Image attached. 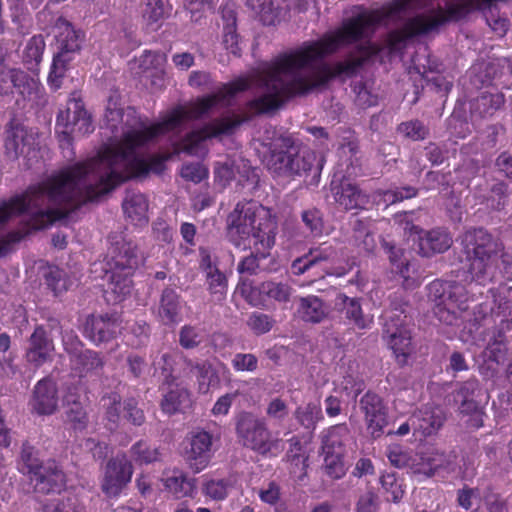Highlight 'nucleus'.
I'll return each mask as SVG.
<instances>
[{
	"instance_id": "f257e3e1",
	"label": "nucleus",
	"mask_w": 512,
	"mask_h": 512,
	"mask_svg": "<svg viewBox=\"0 0 512 512\" xmlns=\"http://www.w3.org/2000/svg\"><path fill=\"white\" fill-rule=\"evenodd\" d=\"M463 254L474 281L467 286L455 281L434 280L428 285V296L435 302L434 314L446 325H456L462 312L469 308L481 287L492 281L499 258L504 273L512 275V253L504 252L503 243L484 228L467 230L462 237Z\"/></svg>"
},
{
	"instance_id": "f03ea898",
	"label": "nucleus",
	"mask_w": 512,
	"mask_h": 512,
	"mask_svg": "<svg viewBox=\"0 0 512 512\" xmlns=\"http://www.w3.org/2000/svg\"><path fill=\"white\" fill-rule=\"evenodd\" d=\"M99 169V161L94 158L79 161L51 174L44 180L29 185L24 192L29 206L38 207L39 201L46 198L49 203L63 206L59 210L67 212L61 220L81 209L88 203L99 201L127 179L120 174H102L95 183H86Z\"/></svg>"
},
{
	"instance_id": "7ed1b4c3",
	"label": "nucleus",
	"mask_w": 512,
	"mask_h": 512,
	"mask_svg": "<svg viewBox=\"0 0 512 512\" xmlns=\"http://www.w3.org/2000/svg\"><path fill=\"white\" fill-rule=\"evenodd\" d=\"M294 50L280 53L261 69L259 80L267 93L246 103L247 109L253 115L273 113L289 100L325 88L335 79L332 65L323 62L324 59L313 60L303 67H294L290 70L277 69L276 63L279 59Z\"/></svg>"
},
{
	"instance_id": "20e7f679",
	"label": "nucleus",
	"mask_w": 512,
	"mask_h": 512,
	"mask_svg": "<svg viewBox=\"0 0 512 512\" xmlns=\"http://www.w3.org/2000/svg\"><path fill=\"white\" fill-rule=\"evenodd\" d=\"M384 18L385 15L381 10H363L345 19L340 27L325 33L320 39L305 41L292 53L283 55L276 63V67L281 70H290L294 67H303L313 60L325 59L341 47L370 37Z\"/></svg>"
},
{
	"instance_id": "39448f33",
	"label": "nucleus",
	"mask_w": 512,
	"mask_h": 512,
	"mask_svg": "<svg viewBox=\"0 0 512 512\" xmlns=\"http://www.w3.org/2000/svg\"><path fill=\"white\" fill-rule=\"evenodd\" d=\"M157 137L152 124L143 129H132L123 133L120 140L113 146L105 147L94 159L99 166L105 164L108 171L126 177L123 184L133 179H144L150 173L160 175L166 169L169 154L155 153L148 158L136 155V150L155 140Z\"/></svg>"
},
{
	"instance_id": "423d86ee",
	"label": "nucleus",
	"mask_w": 512,
	"mask_h": 512,
	"mask_svg": "<svg viewBox=\"0 0 512 512\" xmlns=\"http://www.w3.org/2000/svg\"><path fill=\"white\" fill-rule=\"evenodd\" d=\"M277 224L269 211L253 200L239 201L227 216V234L236 247L246 246L253 238L262 247L272 248L275 244Z\"/></svg>"
},
{
	"instance_id": "0eeeda50",
	"label": "nucleus",
	"mask_w": 512,
	"mask_h": 512,
	"mask_svg": "<svg viewBox=\"0 0 512 512\" xmlns=\"http://www.w3.org/2000/svg\"><path fill=\"white\" fill-rule=\"evenodd\" d=\"M269 171L278 176L311 175L319 178L323 168V159L310 149H301L292 135H280L274 138L265 157Z\"/></svg>"
},
{
	"instance_id": "6e6552de",
	"label": "nucleus",
	"mask_w": 512,
	"mask_h": 512,
	"mask_svg": "<svg viewBox=\"0 0 512 512\" xmlns=\"http://www.w3.org/2000/svg\"><path fill=\"white\" fill-rule=\"evenodd\" d=\"M55 29L58 52L53 57L47 81L50 88L58 90L69 63L74 59L75 53L81 49L85 34L81 30H76L64 17L57 19Z\"/></svg>"
},
{
	"instance_id": "1a4fd4ad",
	"label": "nucleus",
	"mask_w": 512,
	"mask_h": 512,
	"mask_svg": "<svg viewBox=\"0 0 512 512\" xmlns=\"http://www.w3.org/2000/svg\"><path fill=\"white\" fill-rule=\"evenodd\" d=\"M235 430L240 443L260 455L275 456L281 450V440L273 438L266 421L251 412L237 416Z\"/></svg>"
},
{
	"instance_id": "9d476101",
	"label": "nucleus",
	"mask_w": 512,
	"mask_h": 512,
	"mask_svg": "<svg viewBox=\"0 0 512 512\" xmlns=\"http://www.w3.org/2000/svg\"><path fill=\"white\" fill-rule=\"evenodd\" d=\"M248 120L249 117L234 113L214 118L200 128L186 133L178 144L179 150L191 156L196 155L203 142L222 136H231Z\"/></svg>"
},
{
	"instance_id": "9b49d317",
	"label": "nucleus",
	"mask_w": 512,
	"mask_h": 512,
	"mask_svg": "<svg viewBox=\"0 0 512 512\" xmlns=\"http://www.w3.org/2000/svg\"><path fill=\"white\" fill-rule=\"evenodd\" d=\"M94 131L91 115L85 109L81 99H70L68 107L60 110L55 123L59 146L69 148L73 142V135H88Z\"/></svg>"
},
{
	"instance_id": "f8f14e48",
	"label": "nucleus",
	"mask_w": 512,
	"mask_h": 512,
	"mask_svg": "<svg viewBox=\"0 0 512 512\" xmlns=\"http://www.w3.org/2000/svg\"><path fill=\"white\" fill-rule=\"evenodd\" d=\"M252 81L249 77L240 76L230 82L222 84L214 93L197 97L186 112L190 120H199L208 115L218 105L229 106L230 100L237 94L249 90Z\"/></svg>"
},
{
	"instance_id": "ddd939ff",
	"label": "nucleus",
	"mask_w": 512,
	"mask_h": 512,
	"mask_svg": "<svg viewBox=\"0 0 512 512\" xmlns=\"http://www.w3.org/2000/svg\"><path fill=\"white\" fill-rule=\"evenodd\" d=\"M66 215L67 212L59 209L39 210L32 213L27 220L19 223L17 229L11 230L0 237V258L7 256L13 250L15 244L20 243L32 232L43 230Z\"/></svg>"
},
{
	"instance_id": "4468645a",
	"label": "nucleus",
	"mask_w": 512,
	"mask_h": 512,
	"mask_svg": "<svg viewBox=\"0 0 512 512\" xmlns=\"http://www.w3.org/2000/svg\"><path fill=\"white\" fill-rule=\"evenodd\" d=\"M407 316L403 311L394 312L387 317L384 323L383 334L400 366L408 363L414 351L411 331L407 326Z\"/></svg>"
},
{
	"instance_id": "2eb2a0df",
	"label": "nucleus",
	"mask_w": 512,
	"mask_h": 512,
	"mask_svg": "<svg viewBox=\"0 0 512 512\" xmlns=\"http://www.w3.org/2000/svg\"><path fill=\"white\" fill-rule=\"evenodd\" d=\"M41 89L39 80L20 68L10 67L0 60V95L11 96L15 93L23 100L38 97Z\"/></svg>"
},
{
	"instance_id": "dca6fc26",
	"label": "nucleus",
	"mask_w": 512,
	"mask_h": 512,
	"mask_svg": "<svg viewBox=\"0 0 512 512\" xmlns=\"http://www.w3.org/2000/svg\"><path fill=\"white\" fill-rule=\"evenodd\" d=\"M110 239V269L124 273H134L139 266L138 245L121 233H115Z\"/></svg>"
},
{
	"instance_id": "f3484780",
	"label": "nucleus",
	"mask_w": 512,
	"mask_h": 512,
	"mask_svg": "<svg viewBox=\"0 0 512 512\" xmlns=\"http://www.w3.org/2000/svg\"><path fill=\"white\" fill-rule=\"evenodd\" d=\"M359 406L364 414L369 434L373 439L380 438L388 425V408L383 398L376 392L368 390L360 398Z\"/></svg>"
},
{
	"instance_id": "a211bd4d",
	"label": "nucleus",
	"mask_w": 512,
	"mask_h": 512,
	"mask_svg": "<svg viewBox=\"0 0 512 512\" xmlns=\"http://www.w3.org/2000/svg\"><path fill=\"white\" fill-rule=\"evenodd\" d=\"M121 329V319L117 313L91 314L84 323L83 334L99 345L117 337Z\"/></svg>"
},
{
	"instance_id": "6ab92c4d",
	"label": "nucleus",
	"mask_w": 512,
	"mask_h": 512,
	"mask_svg": "<svg viewBox=\"0 0 512 512\" xmlns=\"http://www.w3.org/2000/svg\"><path fill=\"white\" fill-rule=\"evenodd\" d=\"M133 466L125 454L117 455L107 462L102 491L109 497L118 496L131 481Z\"/></svg>"
},
{
	"instance_id": "aec40b11",
	"label": "nucleus",
	"mask_w": 512,
	"mask_h": 512,
	"mask_svg": "<svg viewBox=\"0 0 512 512\" xmlns=\"http://www.w3.org/2000/svg\"><path fill=\"white\" fill-rule=\"evenodd\" d=\"M34 491L43 495L60 493L66 487V474L55 459H48L29 478Z\"/></svg>"
},
{
	"instance_id": "412c9836",
	"label": "nucleus",
	"mask_w": 512,
	"mask_h": 512,
	"mask_svg": "<svg viewBox=\"0 0 512 512\" xmlns=\"http://www.w3.org/2000/svg\"><path fill=\"white\" fill-rule=\"evenodd\" d=\"M154 365L160 371L164 383L171 386L182 378L191 377L193 360L181 351H172L161 354Z\"/></svg>"
},
{
	"instance_id": "4be33fe9",
	"label": "nucleus",
	"mask_w": 512,
	"mask_h": 512,
	"mask_svg": "<svg viewBox=\"0 0 512 512\" xmlns=\"http://www.w3.org/2000/svg\"><path fill=\"white\" fill-rule=\"evenodd\" d=\"M409 231L411 235H418L419 254L424 257L444 253L453 243L452 235L447 228L437 227L424 231L419 226L411 224Z\"/></svg>"
},
{
	"instance_id": "5701e85b",
	"label": "nucleus",
	"mask_w": 512,
	"mask_h": 512,
	"mask_svg": "<svg viewBox=\"0 0 512 512\" xmlns=\"http://www.w3.org/2000/svg\"><path fill=\"white\" fill-rule=\"evenodd\" d=\"M212 445L213 437L209 432L199 430L191 434L185 459L195 473L203 471L209 465L212 458Z\"/></svg>"
},
{
	"instance_id": "b1692460",
	"label": "nucleus",
	"mask_w": 512,
	"mask_h": 512,
	"mask_svg": "<svg viewBox=\"0 0 512 512\" xmlns=\"http://www.w3.org/2000/svg\"><path fill=\"white\" fill-rule=\"evenodd\" d=\"M5 133L4 148L8 159L16 160L35 152V138L25 126L11 122Z\"/></svg>"
},
{
	"instance_id": "393cba45",
	"label": "nucleus",
	"mask_w": 512,
	"mask_h": 512,
	"mask_svg": "<svg viewBox=\"0 0 512 512\" xmlns=\"http://www.w3.org/2000/svg\"><path fill=\"white\" fill-rule=\"evenodd\" d=\"M58 388L51 377L39 380L33 389L30 406L37 415H52L58 408Z\"/></svg>"
},
{
	"instance_id": "a878e982",
	"label": "nucleus",
	"mask_w": 512,
	"mask_h": 512,
	"mask_svg": "<svg viewBox=\"0 0 512 512\" xmlns=\"http://www.w3.org/2000/svg\"><path fill=\"white\" fill-rule=\"evenodd\" d=\"M430 33L425 14L409 18L401 28L390 31L386 37V45L391 53L402 51L409 39Z\"/></svg>"
},
{
	"instance_id": "bb28decb",
	"label": "nucleus",
	"mask_w": 512,
	"mask_h": 512,
	"mask_svg": "<svg viewBox=\"0 0 512 512\" xmlns=\"http://www.w3.org/2000/svg\"><path fill=\"white\" fill-rule=\"evenodd\" d=\"M186 302L173 287H165L160 294L156 316L165 326H173L183 319Z\"/></svg>"
},
{
	"instance_id": "cd10ccee",
	"label": "nucleus",
	"mask_w": 512,
	"mask_h": 512,
	"mask_svg": "<svg viewBox=\"0 0 512 512\" xmlns=\"http://www.w3.org/2000/svg\"><path fill=\"white\" fill-rule=\"evenodd\" d=\"M444 421L445 415L442 409L429 404L419 408L410 417L414 435L419 434L422 437L436 434Z\"/></svg>"
},
{
	"instance_id": "c85d7f7f",
	"label": "nucleus",
	"mask_w": 512,
	"mask_h": 512,
	"mask_svg": "<svg viewBox=\"0 0 512 512\" xmlns=\"http://www.w3.org/2000/svg\"><path fill=\"white\" fill-rule=\"evenodd\" d=\"M292 293L293 288L288 283L264 281L257 289L251 291L247 299L253 306L266 308V300L286 304L290 301Z\"/></svg>"
},
{
	"instance_id": "c756f323",
	"label": "nucleus",
	"mask_w": 512,
	"mask_h": 512,
	"mask_svg": "<svg viewBox=\"0 0 512 512\" xmlns=\"http://www.w3.org/2000/svg\"><path fill=\"white\" fill-rule=\"evenodd\" d=\"M474 10H477L475 0L449 3L445 9L439 7L433 15H425V23L429 31L432 32L447 22H457L464 19Z\"/></svg>"
},
{
	"instance_id": "7c9ffc66",
	"label": "nucleus",
	"mask_w": 512,
	"mask_h": 512,
	"mask_svg": "<svg viewBox=\"0 0 512 512\" xmlns=\"http://www.w3.org/2000/svg\"><path fill=\"white\" fill-rule=\"evenodd\" d=\"M336 306L348 325L359 330L371 328L373 317L363 313L359 298L348 297L340 293L336 298Z\"/></svg>"
},
{
	"instance_id": "2f4dec72",
	"label": "nucleus",
	"mask_w": 512,
	"mask_h": 512,
	"mask_svg": "<svg viewBox=\"0 0 512 512\" xmlns=\"http://www.w3.org/2000/svg\"><path fill=\"white\" fill-rule=\"evenodd\" d=\"M149 203L146 196L140 192L127 191L122 202V209L127 220L138 227H144L149 222Z\"/></svg>"
},
{
	"instance_id": "473e14b6",
	"label": "nucleus",
	"mask_w": 512,
	"mask_h": 512,
	"mask_svg": "<svg viewBox=\"0 0 512 512\" xmlns=\"http://www.w3.org/2000/svg\"><path fill=\"white\" fill-rule=\"evenodd\" d=\"M54 349L53 341L48 338L47 332L42 325L35 327L29 338V348L26 353L28 362L36 367L43 365Z\"/></svg>"
},
{
	"instance_id": "72a5a7b5",
	"label": "nucleus",
	"mask_w": 512,
	"mask_h": 512,
	"mask_svg": "<svg viewBox=\"0 0 512 512\" xmlns=\"http://www.w3.org/2000/svg\"><path fill=\"white\" fill-rule=\"evenodd\" d=\"M337 255L332 245L322 244L318 247L311 248L307 254L295 259L291 265V271L294 275L304 274L309 269L320 265L323 262L333 260Z\"/></svg>"
},
{
	"instance_id": "f704fd0d",
	"label": "nucleus",
	"mask_w": 512,
	"mask_h": 512,
	"mask_svg": "<svg viewBox=\"0 0 512 512\" xmlns=\"http://www.w3.org/2000/svg\"><path fill=\"white\" fill-rule=\"evenodd\" d=\"M197 480L189 478L183 472H174L164 480V487L175 499L195 498L197 495Z\"/></svg>"
},
{
	"instance_id": "c9c22d12",
	"label": "nucleus",
	"mask_w": 512,
	"mask_h": 512,
	"mask_svg": "<svg viewBox=\"0 0 512 512\" xmlns=\"http://www.w3.org/2000/svg\"><path fill=\"white\" fill-rule=\"evenodd\" d=\"M483 357L490 369H495L499 365H505L508 361L507 340L501 330L495 332L489 339L483 351Z\"/></svg>"
},
{
	"instance_id": "e433bc0d",
	"label": "nucleus",
	"mask_w": 512,
	"mask_h": 512,
	"mask_svg": "<svg viewBox=\"0 0 512 512\" xmlns=\"http://www.w3.org/2000/svg\"><path fill=\"white\" fill-rule=\"evenodd\" d=\"M335 200L346 210L364 209L369 204V196L351 183L341 184L340 189L335 193Z\"/></svg>"
},
{
	"instance_id": "4c0bfd02",
	"label": "nucleus",
	"mask_w": 512,
	"mask_h": 512,
	"mask_svg": "<svg viewBox=\"0 0 512 512\" xmlns=\"http://www.w3.org/2000/svg\"><path fill=\"white\" fill-rule=\"evenodd\" d=\"M349 435L346 424H338L322 432L321 449L323 454H344V441Z\"/></svg>"
},
{
	"instance_id": "58836bf2",
	"label": "nucleus",
	"mask_w": 512,
	"mask_h": 512,
	"mask_svg": "<svg viewBox=\"0 0 512 512\" xmlns=\"http://www.w3.org/2000/svg\"><path fill=\"white\" fill-rule=\"evenodd\" d=\"M298 313L303 321L320 323L328 315V307L324 301L315 295L300 298Z\"/></svg>"
},
{
	"instance_id": "ea45409f",
	"label": "nucleus",
	"mask_w": 512,
	"mask_h": 512,
	"mask_svg": "<svg viewBox=\"0 0 512 512\" xmlns=\"http://www.w3.org/2000/svg\"><path fill=\"white\" fill-rule=\"evenodd\" d=\"M78 393H74L69 389L65 396L68 409L66 410L67 421L75 431H83L87 428L89 417L85 407L80 402Z\"/></svg>"
},
{
	"instance_id": "a19ab883",
	"label": "nucleus",
	"mask_w": 512,
	"mask_h": 512,
	"mask_svg": "<svg viewBox=\"0 0 512 512\" xmlns=\"http://www.w3.org/2000/svg\"><path fill=\"white\" fill-rule=\"evenodd\" d=\"M100 405L104 411V420L110 430H115L121 420L123 410L122 397L116 391L105 393L100 398Z\"/></svg>"
},
{
	"instance_id": "79ce46f5",
	"label": "nucleus",
	"mask_w": 512,
	"mask_h": 512,
	"mask_svg": "<svg viewBox=\"0 0 512 512\" xmlns=\"http://www.w3.org/2000/svg\"><path fill=\"white\" fill-rule=\"evenodd\" d=\"M45 464V461L39 458V450L29 441H24L21 445L20 455L18 459V471L31 477L37 470Z\"/></svg>"
},
{
	"instance_id": "37998d69",
	"label": "nucleus",
	"mask_w": 512,
	"mask_h": 512,
	"mask_svg": "<svg viewBox=\"0 0 512 512\" xmlns=\"http://www.w3.org/2000/svg\"><path fill=\"white\" fill-rule=\"evenodd\" d=\"M193 372L196 373L200 392L206 393L211 387H218L220 385L218 370L208 360L198 362L193 361L191 375Z\"/></svg>"
},
{
	"instance_id": "c03bdc74",
	"label": "nucleus",
	"mask_w": 512,
	"mask_h": 512,
	"mask_svg": "<svg viewBox=\"0 0 512 512\" xmlns=\"http://www.w3.org/2000/svg\"><path fill=\"white\" fill-rule=\"evenodd\" d=\"M234 487L233 480L228 478L204 479L201 485V492L207 498L215 502L226 500Z\"/></svg>"
},
{
	"instance_id": "a18cd8bd",
	"label": "nucleus",
	"mask_w": 512,
	"mask_h": 512,
	"mask_svg": "<svg viewBox=\"0 0 512 512\" xmlns=\"http://www.w3.org/2000/svg\"><path fill=\"white\" fill-rule=\"evenodd\" d=\"M504 103L505 97L503 93L483 92L471 103V111L480 117H488L499 110Z\"/></svg>"
},
{
	"instance_id": "49530a36",
	"label": "nucleus",
	"mask_w": 512,
	"mask_h": 512,
	"mask_svg": "<svg viewBox=\"0 0 512 512\" xmlns=\"http://www.w3.org/2000/svg\"><path fill=\"white\" fill-rule=\"evenodd\" d=\"M382 247L388 256L392 269L395 273L399 274L406 285H409L410 281V263L405 257L404 249L396 247L393 243L386 240L382 241Z\"/></svg>"
},
{
	"instance_id": "de8ad7c7",
	"label": "nucleus",
	"mask_w": 512,
	"mask_h": 512,
	"mask_svg": "<svg viewBox=\"0 0 512 512\" xmlns=\"http://www.w3.org/2000/svg\"><path fill=\"white\" fill-rule=\"evenodd\" d=\"M44 282L55 296L62 295L67 292L73 282L68 273L55 265L48 266L43 274Z\"/></svg>"
},
{
	"instance_id": "09e8293b",
	"label": "nucleus",
	"mask_w": 512,
	"mask_h": 512,
	"mask_svg": "<svg viewBox=\"0 0 512 512\" xmlns=\"http://www.w3.org/2000/svg\"><path fill=\"white\" fill-rule=\"evenodd\" d=\"M30 209L29 200L24 192L0 201V226L5 225L14 216L25 214Z\"/></svg>"
},
{
	"instance_id": "8fccbe9b",
	"label": "nucleus",
	"mask_w": 512,
	"mask_h": 512,
	"mask_svg": "<svg viewBox=\"0 0 512 512\" xmlns=\"http://www.w3.org/2000/svg\"><path fill=\"white\" fill-rule=\"evenodd\" d=\"M46 43L41 34L33 35L26 43L22 60L28 70L36 69L42 61Z\"/></svg>"
},
{
	"instance_id": "3c124183",
	"label": "nucleus",
	"mask_w": 512,
	"mask_h": 512,
	"mask_svg": "<svg viewBox=\"0 0 512 512\" xmlns=\"http://www.w3.org/2000/svg\"><path fill=\"white\" fill-rule=\"evenodd\" d=\"M482 392L479 381L475 378L463 382L456 391L455 399L459 401V411H467L476 407L479 402L476 400Z\"/></svg>"
},
{
	"instance_id": "603ef678",
	"label": "nucleus",
	"mask_w": 512,
	"mask_h": 512,
	"mask_svg": "<svg viewBox=\"0 0 512 512\" xmlns=\"http://www.w3.org/2000/svg\"><path fill=\"white\" fill-rule=\"evenodd\" d=\"M190 120L183 106L173 108L160 122L153 123L157 137L179 128L185 121Z\"/></svg>"
},
{
	"instance_id": "864d4df0",
	"label": "nucleus",
	"mask_w": 512,
	"mask_h": 512,
	"mask_svg": "<svg viewBox=\"0 0 512 512\" xmlns=\"http://www.w3.org/2000/svg\"><path fill=\"white\" fill-rule=\"evenodd\" d=\"M380 484L386 495V500L399 503L405 494L404 480L395 472H384L380 477Z\"/></svg>"
},
{
	"instance_id": "5fc2aeb1",
	"label": "nucleus",
	"mask_w": 512,
	"mask_h": 512,
	"mask_svg": "<svg viewBox=\"0 0 512 512\" xmlns=\"http://www.w3.org/2000/svg\"><path fill=\"white\" fill-rule=\"evenodd\" d=\"M189 392L186 389L168 391L161 400V409L164 413L173 415L182 411L189 405Z\"/></svg>"
},
{
	"instance_id": "6e6d98bb",
	"label": "nucleus",
	"mask_w": 512,
	"mask_h": 512,
	"mask_svg": "<svg viewBox=\"0 0 512 512\" xmlns=\"http://www.w3.org/2000/svg\"><path fill=\"white\" fill-rule=\"evenodd\" d=\"M110 272L109 289L115 295L114 301L120 302L131 292L134 273H124L114 269H110Z\"/></svg>"
},
{
	"instance_id": "4d7b16f0",
	"label": "nucleus",
	"mask_w": 512,
	"mask_h": 512,
	"mask_svg": "<svg viewBox=\"0 0 512 512\" xmlns=\"http://www.w3.org/2000/svg\"><path fill=\"white\" fill-rule=\"evenodd\" d=\"M396 131L404 139L414 142L423 141L430 134L429 127L419 119H411L401 122L397 125Z\"/></svg>"
},
{
	"instance_id": "13d9d810",
	"label": "nucleus",
	"mask_w": 512,
	"mask_h": 512,
	"mask_svg": "<svg viewBox=\"0 0 512 512\" xmlns=\"http://www.w3.org/2000/svg\"><path fill=\"white\" fill-rule=\"evenodd\" d=\"M294 414L297 422L309 431H314L317 423L323 419L321 407L314 403L296 408Z\"/></svg>"
},
{
	"instance_id": "bf43d9fd",
	"label": "nucleus",
	"mask_w": 512,
	"mask_h": 512,
	"mask_svg": "<svg viewBox=\"0 0 512 512\" xmlns=\"http://www.w3.org/2000/svg\"><path fill=\"white\" fill-rule=\"evenodd\" d=\"M265 247H262L259 241L253 242V249L254 251L244 257L238 264L237 270L240 274H249L253 275L256 274L258 268H259V260L265 259L270 255V250L272 248L264 249Z\"/></svg>"
},
{
	"instance_id": "052dcab7",
	"label": "nucleus",
	"mask_w": 512,
	"mask_h": 512,
	"mask_svg": "<svg viewBox=\"0 0 512 512\" xmlns=\"http://www.w3.org/2000/svg\"><path fill=\"white\" fill-rule=\"evenodd\" d=\"M412 67L409 70L410 74L416 73L421 76L423 80L429 78V74L437 75L441 74L440 70L442 63L434 56L430 54L420 57L416 56L412 59Z\"/></svg>"
},
{
	"instance_id": "680f3d73",
	"label": "nucleus",
	"mask_w": 512,
	"mask_h": 512,
	"mask_svg": "<svg viewBox=\"0 0 512 512\" xmlns=\"http://www.w3.org/2000/svg\"><path fill=\"white\" fill-rule=\"evenodd\" d=\"M103 364L100 354L96 351L86 349L80 351L76 355L75 369L79 372L80 376H84L94 370L101 369Z\"/></svg>"
},
{
	"instance_id": "e2e57ef3",
	"label": "nucleus",
	"mask_w": 512,
	"mask_h": 512,
	"mask_svg": "<svg viewBox=\"0 0 512 512\" xmlns=\"http://www.w3.org/2000/svg\"><path fill=\"white\" fill-rule=\"evenodd\" d=\"M247 6L258 14L266 25L274 24L280 15V9L273 0H246Z\"/></svg>"
},
{
	"instance_id": "0e129e2a",
	"label": "nucleus",
	"mask_w": 512,
	"mask_h": 512,
	"mask_svg": "<svg viewBox=\"0 0 512 512\" xmlns=\"http://www.w3.org/2000/svg\"><path fill=\"white\" fill-rule=\"evenodd\" d=\"M204 275L210 294L217 300L224 299L228 290V279L226 274L218 268L216 270L206 272Z\"/></svg>"
},
{
	"instance_id": "69168bd1",
	"label": "nucleus",
	"mask_w": 512,
	"mask_h": 512,
	"mask_svg": "<svg viewBox=\"0 0 512 512\" xmlns=\"http://www.w3.org/2000/svg\"><path fill=\"white\" fill-rule=\"evenodd\" d=\"M134 461L140 465L150 464L159 460L160 452L158 448L151 447L146 441L139 440L134 443L130 449Z\"/></svg>"
},
{
	"instance_id": "338daca9",
	"label": "nucleus",
	"mask_w": 512,
	"mask_h": 512,
	"mask_svg": "<svg viewBox=\"0 0 512 512\" xmlns=\"http://www.w3.org/2000/svg\"><path fill=\"white\" fill-rule=\"evenodd\" d=\"M204 339L203 330L191 324L183 325L179 330V345L187 350L197 348Z\"/></svg>"
},
{
	"instance_id": "774afa93",
	"label": "nucleus",
	"mask_w": 512,
	"mask_h": 512,
	"mask_svg": "<svg viewBox=\"0 0 512 512\" xmlns=\"http://www.w3.org/2000/svg\"><path fill=\"white\" fill-rule=\"evenodd\" d=\"M324 474L331 480H339L346 474L344 454H324Z\"/></svg>"
}]
</instances>
